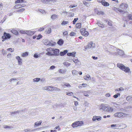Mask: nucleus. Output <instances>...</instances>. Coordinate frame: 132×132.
<instances>
[{
  "mask_svg": "<svg viewBox=\"0 0 132 132\" xmlns=\"http://www.w3.org/2000/svg\"><path fill=\"white\" fill-rule=\"evenodd\" d=\"M128 7V5L127 4L122 3L119 6V8L114 7L113 10L116 12H119L123 14L127 13V12L125 10Z\"/></svg>",
  "mask_w": 132,
  "mask_h": 132,
  "instance_id": "obj_1",
  "label": "nucleus"
},
{
  "mask_svg": "<svg viewBox=\"0 0 132 132\" xmlns=\"http://www.w3.org/2000/svg\"><path fill=\"white\" fill-rule=\"evenodd\" d=\"M117 66L121 70L124 71L126 73L129 72L130 71V69L129 67L125 66L123 64L118 63Z\"/></svg>",
  "mask_w": 132,
  "mask_h": 132,
  "instance_id": "obj_2",
  "label": "nucleus"
},
{
  "mask_svg": "<svg viewBox=\"0 0 132 132\" xmlns=\"http://www.w3.org/2000/svg\"><path fill=\"white\" fill-rule=\"evenodd\" d=\"M84 124L83 122L82 121H77L73 123L71 126L73 128L81 126Z\"/></svg>",
  "mask_w": 132,
  "mask_h": 132,
  "instance_id": "obj_3",
  "label": "nucleus"
},
{
  "mask_svg": "<svg viewBox=\"0 0 132 132\" xmlns=\"http://www.w3.org/2000/svg\"><path fill=\"white\" fill-rule=\"evenodd\" d=\"M44 89L49 91L57 90L59 91L60 89L56 87H54L51 86H49L44 87Z\"/></svg>",
  "mask_w": 132,
  "mask_h": 132,
  "instance_id": "obj_4",
  "label": "nucleus"
},
{
  "mask_svg": "<svg viewBox=\"0 0 132 132\" xmlns=\"http://www.w3.org/2000/svg\"><path fill=\"white\" fill-rule=\"evenodd\" d=\"M80 32L82 36L85 37H87L89 35L88 32L85 28H82L80 30Z\"/></svg>",
  "mask_w": 132,
  "mask_h": 132,
  "instance_id": "obj_5",
  "label": "nucleus"
},
{
  "mask_svg": "<svg viewBox=\"0 0 132 132\" xmlns=\"http://www.w3.org/2000/svg\"><path fill=\"white\" fill-rule=\"evenodd\" d=\"M11 36L10 34L4 32L3 36L2 37V38L3 39L2 41L3 42L5 40L9 39L11 38Z\"/></svg>",
  "mask_w": 132,
  "mask_h": 132,
  "instance_id": "obj_6",
  "label": "nucleus"
},
{
  "mask_svg": "<svg viewBox=\"0 0 132 132\" xmlns=\"http://www.w3.org/2000/svg\"><path fill=\"white\" fill-rule=\"evenodd\" d=\"M53 48H47L46 50V51L47 52L46 53V54L49 56H53Z\"/></svg>",
  "mask_w": 132,
  "mask_h": 132,
  "instance_id": "obj_7",
  "label": "nucleus"
},
{
  "mask_svg": "<svg viewBox=\"0 0 132 132\" xmlns=\"http://www.w3.org/2000/svg\"><path fill=\"white\" fill-rule=\"evenodd\" d=\"M126 114L123 113L121 112H118L115 113L113 114V116L115 117L120 118L123 117Z\"/></svg>",
  "mask_w": 132,
  "mask_h": 132,
  "instance_id": "obj_8",
  "label": "nucleus"
},
{
  "mask_svg": "<svg viewBox=\"0 0 132 132\" xmlns=\"http://www.w3.org/2000/svg\"><path fill=\"white\" fill-rule=\"evenodd\" d=\"M108 108V106L105 104H102L99 106L100 109H101L106 111V109Z\"/></svg>",
  "mask_w": 132,
  "mask_h": 132,
  "instance_id": "obj_9",
  "label": "nucleus"
},
{
  "mask_svg": "<svg viewBox=\"0 0 132 132\" xmlns=\"http://www.w3.org/2000/svg\"><path fill=\"white\" fill-rule=\"evenodd\" d=\"M59 50L57 49H53V56H57L59 54Z\"/></svg>",
  "mask_w": 132,
  "mask_h": 132,
  "instance_id": "obj_10",
  "label": "nucleus"
},
{
  "mask_svg": "<svg viewBox=\"0 0 132 132\" xmlns=\"http://www.w3.org/2000/svg\"><path fill=\"white\" fill-rule=\"evenodd\" d=\"M26 5L22 4H18L15 6L14 7V9H19L22 7H24V6H25Z\"/></svg>",
  "mask_w": 132,
  "mask_h": 132,
  "instance_id": "obj_11",
  "label": "nucleus"
},
{
  "mask_svg": "<svg viewBox=\"0 0 132 132\" xmlns=\"http://www.w3.org/2000/svg\"><path fill=\"white\" fill-rule=\"evenodd\" d=\"M101 120V117L100 116H94L92 118V120L93 121H95L96 120L100 121Z\"/></svg>",
  "mask_w": 132,
  "mask_h": 132,
  "instance_id": "obj_12",
  "label": "nucleus"
},
{
  "mask_svg": "<svg viewBox=\"0 0 132 132\" xmlns=\"http://www.w3.org/2000/svg\"><path fill=\"white\" fill-rule=\"evenodd\" d=\"M16 58L18 61V64L20 65H21L22 63V60L20 57L19 56H17L16 57Z\"/></svg>",
  "mask_w": 132,
  "mask_h": 132,
  "instance_id": "obj_13",
  "label": "nucleus"
},
{
  "mask_svg": "<svg viewBox=\"0 0 132 132\" xmlns=\"http://www.w3.org/2000/svg\"><path fill=\"white\" fill-rule=\"evenodd\" d=\"M113 109L112 107L108 106V108L106 109V111L109 112H112L113 111Z\"/></svg>",
  "mask_w": 132,
  "mask_h": 132,
  "instance_id": "obj_14",
  "label": "nucleus"
},
{
  "mask_svg": "<svg viewBox=\"0 0 132 132\" xmlns=\"http://www.w3.org/2000/svg\"><path fill=\"white\" fill-rule=\"evenodd\" d=\"M64 42L63 40L62 39H59L58 41L57 44L60 46H62Z\"/></svg>",
  "mask_w": 132,
  "mask_h": 132,
  "instance_id": "obj_15",
  "label": "nucleus"
},
{
  "mask_svg": "<svg viewBox=\"0 0 132 132\" xmlns=\"http://www.w3.org/2000/svg\"><path fill=\"white\" fill-rule=\"evenodd\" d=\"M76 53V52H73L72 53H68L67 54V55L68 56H71L72 57H74L75 55V54Z\"/></svg>",
  "mask_w": 132,
  "mask_h": 132,
  "instance_id": "obj_16",
  "label": "nucleus"
},
{
  "mask_svg": "<svg viewBox=\"0 0 132 132\" xmlns=\"http://www.w3.org/2000/svg\"><path fill=\"white\" fill-rule=\"evenodd\" d=\"M102 5L105 6H107L109 5V3L105 1V0H104L102 4Z\"/></svg>",
  "mask_w": 132,
  "mask_h": 132,
  "instance_id": "obj_17",
  "label": "nucleus"
},
{
  "mask_svg": "<svg viewBox=\"0 0 132 132\" xmlns=\"http://www.w3.org/2000/svg\"><path fill=\"white\" fill-rule=\"evenodd\" d=\"M68 50H64L63 52H61L60 53V55L61 56H63L67 53Z\"/></svg>",
  "mask_w": 132,
  "mask_h": 132,
  "instance_id": "obj_18",
  "label": "nucleus"
},
{
  "mask_svg": "<svg viewBox=\"0 0 132 132\" xmlns=\"http://www.w3.org/2000/svg\"><path fill=\"white\" fill-rule=\"evenodd\" d=\"M81 27V23H77L76 24V28L80 29Z\"/></svg>",
  "mask_w": 132,
  "mask_h": 132,
  "instance_id": "obj_19",
  "label": "nucleus"
},
{
  "mask_svg": "<svg viewBox=\"0 0 132 132\" xmlns=\"http://www.w3.org/2000/svg\"><path fill=\"white\" fill-rule=\"evenodd\" d=\"M11 32L13 34L16 35H18V32L15 29H12L11 30Z\"/></svg>",
  "mask_w": 132,
  "mask_h": 132,
  "instance_id": "obj_20",
  "label": "nucleus"
},
{
  "mask_svg": "<svg viewBox=\"0 0 132 132\" xmlns=\"http://www.w3.org/2000/svg\"><path fill=\"white\" fill-rule=\"evenodd\" d=\"M87 86V84L83 83L82 84L80 85L79 86V88H80L83 87H86Z\"/></svg>",
  "mask_w": 132,
  "mask_h": 132,
  "instance_id": "obj_21",
  "label": "nucleus"
},
{
  "mask_svg": "<svg viewBox=\"0 0 132 132\" xmlns=\"http://www.w3.org/2000/svg\"><path fill=\"white\" fill-rule=\"evenodd\" d=\"M23 2L26 3V1H24L23 0H17L15 2V3H21Z\"/></svg>",
  "mask_w": 132,
  "mask_h": 132,
  "instance_id": "obj_22",
  "label": "nucleus"
},
{
  "mask_svg": "<svg viewBox=\"0 0 132 132\" xmlns=\"http://www.w3.org/2000/svg\"><path fill=\"white\" fill-rule=\"evenodd\" d=\"M62 86L64 87L65 86L67 87H71V86L70 85V84L68 83H65L64 84L62 85Z\"/></svg>",
  "mask_w": 132,
  "mask_h": 132,
  "instance_id": "obj_23",
  "label": "nucleus"
},
{
  "mask_svg": "<svg viewBox=\"0 0 132 132\" xmlns=\"http://www.w3.org/2000/svg\"><path fill=\"white\" fill-rule=\"evenodd\" d=\"M72 73L73 75H75L78 74V72L76 70H73L72 71Z\"/></svg>",
  "mask_w": 132,
  "mask_h": 132,
  "instance_id": "obj_24",
  "label": "nucleus"
},
{
  "mask_svg": "<svg viewBox=\"0 0 132 132\" xmlns=\"http://www.w3.org/2000/svg\"><path fill=\"white\" fill-rule=\"evenodd\" d=\"M89 46L90 47H94L95 46V44L93 42H90L88 44Z\"/></svg>",
  "mask_w": 132,
  "mask_h": 132,
  "instance_id": "obj_25",
  "label": "nucleus"
},
{
  "mask_svg": "<svg viewBox=\"0 0 132 132\" xmlns=\"http://www.w3.org/2000/svg\"><path fill=\"white\" fill-rule=\"evenodd\" d=\"M25 9H24L22 8L16 11V12L18 13L22 12L24 11H25Z\"/></svg>",
  "mask_w": 132,
  "mask_h": 132,
  "instance_id": "obj_26",
  "label": "nucleus"
},
{
  "mask_svg": "<svg viewBox=\"0 0 132 132\" xmlns=\"http://www.w3.org/2000/svg\"><path fill=\"white\" fill-rule=\"evenodd\" d=\"M26 34H27L29 35H31L33 34L34 32L33 31H27Z\"/></svg>",
  "mask_w": 132,
  "mask_h": 132,
  "instance_id": "obj_27",
  "label": "nucleus"
},
{
  "mask_svg": "<svg viewBox=\"0 0 132 132\" xmlns=\"http://www.w3.org/2000/svg\"><path fill=\"white\" fill-rule=\"evenodd\" d=\"M28 53L27 52H25L22 54L21 56L22 57H24L27 56L28 55Z\"/></svg>",
  "mask_w": 132,
  "mask_h": 132,
  "instance_id": "obj_28",
  "label": "nucleus"
},
{
  "mask_svg": "<svg viewBox=\"0 0 132 132\" xmlns=\"http://www.w3.org/2000/svg\"><path fill=\"white\" fill-rule=\"evenodd\" d=\"M57 17V15L56 14H53L51 16V18L52 19H55Z\"/></svg>",
  "mask_w": 132,
  "mask_h": 132,
  "instance_id": "obj_29",
  "label": "nucleus"
},
{
  "mask_svg": "<svg viewBox=\"0 0 132 132\" xmlns=\"http://www.w3.org/2000/svg\"><path fill=\"white\" fill-rule=\"evenodd\" d=\"M43 43L45 45H48V40L47 39H45L43 40Z\"/></svg>",
  "mask_w": 132,
  "mask_h": 132,
  "instance_id": "obj_30",
  "label": "nucleus"
},
{
  "mask_svg": "<svg viewBox=\"0 0 132 132\" xmlns=\"http://www.w3.org/2000/svg\"><path fill=\"white\" fill-rule=\"evenodd\" d=\"M68 23V21H64L62 22V23H61V24L62 26H64L65 25V24H67Z\"/></svg>",
  "mask_w": 132,
  "mask_h": 132,
  "instance_id": "obj_31",
  "label": "nucleus"
},
{
  "mask_svg": "<svg viewBox=\"0 0 132 132\" xmlns=\"http://www.w3.org/2000/svg\"><path fill=\"white\" fill-rule=\"evenodd\" d=\"M84 95L86 96H88L89 92L87 91H85L83 92Z\"/></svg>",
  "mask_w": 132,
  "mask_h": 132,
  "instance_id": "obj_32",
  "label": "nucleus"
},
{
  "mask_svg": "<svg viewBox=\"0 0 132 132\" xmlns=\"http://www.w3.org/2000/svg\"><path fill=\"white\" fill-rule=\"evenodd\" d=\"M127 17L129 20H132V15L129 14L127 15Z\"/></svg>",
  "mask_w": 132,
  "mask_h": 132,
  "instance_id": "obj_33",
  "label": "nucleus"
},
{
  "mask_svg": "<svg viewBox=\"0 0 132 132\" xmlns=\"http://www.w3.org/2000/svg\"><path fill=\"white\" fill-rule=\"evenodd\" d=\"M126 99L127 101H130V100H132V97L130 96H128L126 97Z\"/></svg>",
  "mask_w": 132,
  "mask_h": 132,
  "instance_id": "obj_34",
  "label": "nucleus"
},
{
  "mask_svg": "<svg viewBox=\"0 0 132 132\" xmlns=\"http://www.w3.org/2000/svg\"><path fill=\"white\" fill-rule=\"evenodd\" d=\"M120 94L119 93H118L117 94L113 96V97L115 98H117L118 96H120Z\"/></svg>",
  "mask_w": 132,
  "mask_h": 132,
  "instance_id": "obj_35",
  "label": "nucleus"
},
{
  "mask_svg": "<svg viewBox=\"0 0 132 132\" xmlns=\"http://www.w3.org/2000/svg\"><path fill=\"white\" fill-rule=\"evenodd\" d=\"M51 31V28H49L46 31V34H49Z\"/></svg>",
  "mask_w": 132,
  "mask_h": 132,
  "instance_id": "obj_36",
  "label": "nucleus"
},
{
  "mask_svg": "<svg viewBox=\"0 0 132 132\" xmlns=\"http://www.w3.org/2000/svg\"><path fill=\"white\" fill-rule=\"evenodd\" d=\"M42 123V122L41 121H39V122H36L35 123V125L36 126H38L40 125Z\"/></svg>",
  "mask_w": 132,
  "mask_h": 132,
  "instance_id": "obj_37",
  "label": "nucleus"
},
{
  "mask_svg": "<svg viewBox=\"0 0 132 132\" xmlns=\"http://www.w3.org/2000/svg\"><path fill=\"white\" fill-rule=\"evenodd\" d=\"M108 24L110 26H112V22L110 20L108 21Z\"/></svg>",
  "mask_w": 132,
  "mask_h": 132,
  "instance_id": "obj_38",
  "label": "nucleus"
},
{
  "mask_svg": "<svg viewBox=\"0 0 132 132\" xmlns=\"http://www.w3.org/2000/svg\"><path fill=\"white\" fill-rule=\"evenodd\" d=\"M78 18H75L73 21V24H75L76 22L78 20Z\"/></svg>",
  "mask_w": 132,
  "mask_h": 132,
  "instance_id": "obj_39",
  "label": "nucleus"
},
{
  "mask_svg": "<svg viewBox=\"0 0 132 132\" xmlns=\"http://www.w3.org/2000/svg\"><path fill=\"white\" fill-rule=\"evenodd\" d=\"M40 78H36L34 79L33 80L34 82H38L40 81Z\"/></svg>",
  "mask_w": 132,
  "mask_h": 132,
  "instance_id": "obj_40",
  "label": "nucleus"
},
{
  "mask_svg": "<svg viewBox=\"0 0 132 132\" xmlns=\"http://www.w3.org/2000/svg\"><path fill=\"white\" fill-rule=\"evenodd\" d=\"M76 33L73 32H71L70 34V35L71 36H73L76 35Z\"/></svg>",
  "mask_w": 132,
  "mask_h": 132,
  "instance_id": "obj_41",
  "label": "nucleus"
},
{
  "mask_svg": "<svg viewBox=\"0 0 132 132\" xmlns=\"http://www.w3.org/2000/svg\"><path fill=\"white\" fill-rule=\"evenodd\" d=\"M43 36L42 35L40 34H39L37 36V37L36 38L37 39L39 40L40 39V38H42V37Z\"/></svg>",
  "mask_w": 132,
  "mask_h": 132,
  "instance_id": "obj_42",
  "label": "nucleus"
},
{
  "mask_svg": "<svg viewBox=\"0 0 132 132\" xmlns=\"http://www.w3.org/2000/svg\"><path fill=\"white\" fill-rule=\"evenodd\" d=\"M27 32V31H24V30H20V33L21 34H26Z\"/></svg>",
  "mask_w": 132,
  "mask_h": 132,
  "instance_id": "obj_43",
  "label": "nucleus"
},
{
  "mask_svg": "<svg viewBox=\"0 0 132 132\" xmlns=\"http://www.w3.org/2000/svg\"><path fill=\"white\" fill-rule=\"evenodd\" d=\"M8 51H10L11 52H13L14 51V48H9L7 49Z\"/></svg>",
  "mask_w": 132,
  "mask_h": 132,
  "instance_id": "obj_44",
  "label": "nucleus"
},
{
  "mask_svg": "<svg viewBox=\"0 0 132 132\" xmlns=\"http://www.w3.org/2000/svg\"><path fill=\"white\" fill-rule=\"evenodd\" d=\"M48 44H49L48 45L52 46L56 44V43L54 42L53 43H49V42Z\"/></svg>",
  "mask_w": 132,
  "mask_h": 132,
  "instance_id": "obj_45",
  "label": "nucleus"
},
{
  "mask_svg": "<svg viewBox=\"0 0 132 132\" xmlns=\"http://www.w3.org/2000/svg\"><path fill=\"white\" fill-rule=\"evenodd\" d=\"M43 2L44 3H47L50 2L49 0H42Z\"/></svg>",
  "mask_w": 132,
  "mask_h": 132,
  "instance_id": "obj_46",
  "label": "nucleus"
},
{
  "mask_svg": "<svg viewBox=\"0 0 132 132\" xmlns=\"http://www.w3.org/2000/svg\"><path fill=\"white\" fill-rule=\"evenodd\" d=\"M74 16V14L73 13L71 12L69 14V16L70 17H72Z\"/></svg>",
  "mask_w": 132,
  "mask_h": 132,
  "instance_id": "obj_47",
  "label": "nucleus"
},
{
  "mask_svg": "<svg viewBox=\"0 0 132 132\" xmlns=\"http://www.w3.org/2000/svg\"><path fill=\"white\" fill-rule=\"evenodd\" d=\"M59 72L61 73H64L65 72V71H63L61 69H60L59 70Z\"/></svg>",
  "mask_w": 132,
  "mask_h": 132,
  "instance_id": "obj_48",
  "label": "nucleus"
},
{
  "mask_svg": "<svg viewBox=\"0 0 132 132\" xmlns=\"http://www.w3.org/2000/svg\"><path fill=\"white\" fill-rule=\"evenodd\" d=\"M73 94V93L72 92L69 93H67L66 95L68 96H71Z\"/></svg>",
  "mask_w": 132,
  "mask_h": 132,
  "instance_id": "obj_49",
  "label": "nucleus"
},
{
  "mask_svg": "<svg viewBox=\"0 0 132 132\" xmlns=\"http://www.w3.org/2000/svg\"><path fill=\"white\" fill-rule=\"evenodd\" d=\"M97 14L99 15L101 14L102 15H103L104 13L102 11H100L98 12Z\"/></svg>",
  "mask_w": 132,
  "mask_h": 132,
  "instance_id": "obj_50",
  "label": "nucleus"
},
{
  "mask_svg": "<svg viewBox=\"0 0 132 132\" xmlns=\"http://www.w3.org/2000/svg\"><path fill=\"white\" fill-rule=\"evenodd\" d=\"M63 35L64 36H66L68 35V32L67 31H66L63 32Z\"/></svg>",
  "mask_w": 132,
  "mask_h": 132,
  "instance_id": "obj_51",
  "label": "nucleus"
},
{
  "mask_svg": "<svg viewBox=\"0 0 132 132\" xmlns=\"http://www.w3.org/2000/svg\"><path fill=\"white\" fill-rule=\"evenodd\" d=\"M55 129H58V130L59 131H60L61 130V128L60 127V126H58L56 127H55Z\"/></svg>",
  "mask_w": 132,
  "mask_h": 132,
  "instance_id": "obj_52",
  "label": "nucleus"
},
{
  "mask_svg": "<svg viewBox=\"0 0 132 132\" xmlns=\"http://www.w3.org/2000/svg\"><path fill=\"white\" fill-rule=\"evenodd\" d=\"M44 29V28L43 27H41L40 28H39L38 30V31H42Z\"/></svg>",
  "mask_w": 132,
  "mask_h": 132,
  "instance_id": "obj_53",
  "label": "nucleus"
},
{
  "mask_svg": "<svg viewBox=\"0 0 132 132\" xmlns=\"http://www.w3.org/2000/svg\"><path fill=\"white\" fill-rule=\"evenodd\" d=\"M76 6L75 5H71L70 6H69V7L70 8H73V7H75Z\"/></svg>",
  "mask_w": 132,
  "mask_h": 132,
  "instance_id": "obj_54",
  "label": "nucleus"
},
{
  "mask_svg": "<svg viewBox=\"0 0 132 132\" xmlns=\"http://www.w3.org/2000/svg\"><path fill=\"white\" fill-rule=\"evenodd\" d=\"M11 56V54L9 53L7 55V57L8 58H10Z\"/></svg>",
  "mask_w": 132,
  "mask_h": 132,
  "instance_id": "obj_55",
  "label": "nucleus"
},
{
  "mask_svg": "<svg viewBox=\"0 0 132 132\" xmlns=\"http://www.w3.org/2000/svg\"><path fill=\"white\" fill-rule=\"evenodd\" d=\"M104 0H97V2L99 3H101V4Z\"/></svg>",
  "mask_w": 132,
  "mask_h": 132,
  "instance_id": "obj_56",
  "label": "nucleus"
},
{
  "mask_svg": "<svg viewBox=\"0 0 132 132\" xmlns=\"http://www.w3.org/2000/svg\"><path fill=\"white\" fill-rule=\"evenodd\" d=\"M34 57L35 58H37L38 56L37 54H35L34 55Z\"/></svg>",
  "mask_w": 132,
  "mask_h": 132,
  "instance_id": "obj_57",
  "label": "nucleus"
},
{
  "mask_svg": "<svg viewBox=\"0 0 132 132\" xmlns=\"http://www.w3.org/2000/svg\"><path fill=\"white\" fill-rule=\"evenodd\" d=\"M124 90L123 88L122 87H121L120 88L118 89V90L119 91H122V90Z\"/></svg>",
  "mask_w": 132,
  "mask_h": 132,
  "instance_id": "obj_58",
  "label": "nucleus"
},
{
  "mask_svg": "<svg viewBox=\"0 0 132 132\" xmlns=\"http://www.w3.org/2000/svg\"><path fill=\"white\" fill-rule=\"evenodd\" d=\"M73 61L75 63H77L79 62V60L77 59H75Z\"/></svg>",
  "mask_w": 132,
  "mask_h": 132,
  "instance_id": "obj_59",
  "label": "nucleus"
},
{
  "mask_svg": "<svg viewBox=\"0 0 132 132\" xmlns=\"http://www.w3.org/2000/svg\"><path fill=\"white\" fill-rule=\"evenodd\" d=\"M83 4L85 5H87L88 4V2H86L85 1H84L83 2Z\"/></svg>",
  "mask_w": 132,
  "mask_h": 132,
  "instance_id": "obj_60",
  "label": "nucleus"
},
{
  "mask_svg": "<svg viewBox=\"0 0 132 132\" xmlns=\"http://www.w3.org/2000/svg\"><path fill=\"white\" fill-rule=\"evenodd\" d=\"M55 68V67L54 66L52 65L51 66L50 68V69H53Z\"/></svg>",
  "mask_w": 132,
  "mask_h": 132,
  "instance_id": "obj_61",
  "label": "nucleus"
},
{
  "mask_svg": "<svg viewBox=\"0 0 132 132\" xmlns=\"http://www.w3.org/2000/svg\"><path fill=\"white\" fill-rule=\"evenodd\" d=\"M75 105L76 106H77L78 105V103L77 101H75Z\"/></svg>",
  "mask_w": 132,
  "mask_h": 132,
  "instance_id": "obj_62",
  "label": "nucleus"
},
{
  "mask_svg": "<svg viewBox=\"0 0 132 132\" xmlns=\"http://www.w3.org/2000/svg\"><path fill=\"white\" fill-rule=\"evenodd\" d=\"M4 128H10L11 127L9 126H4Z\"/></svg>",
  "mask_w": 132,
  "mask_h": 132,
  "instance_id": "obj_63",
  "label": "nucleus"
},
{
  "mask_svg": "<svg viewBox=\"0 0 132 132\" xmlns=\"http://www.w3.org/2000/svg\"><path fill=\"white\" fill-rule=\"evenodd\" d=\"M92 58H93L94 60H96L98 58L97 57H95L94 56H92Z\"/></svg>",
  "mask_w": 132,
  "mask_h": 132,
  "instance_id": "obj_64",
  "label": "nucleus"
}]
</instances>
